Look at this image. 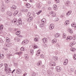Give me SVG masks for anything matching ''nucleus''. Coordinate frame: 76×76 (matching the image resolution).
<instances>
[{
  "mask_svg": "<svg viewBox=\"0 0 76 76\" xmlns=\"http://www.w3.org/2000/svg\"><path fill=\"white\" fill-rule=\"evenodd\" d=\"M28 42H29L28 40H25L23 41L22 42V44L23 45H26Z\"/></svg>",
  "mask_w": 76,
  "mask_h": 76,
  "instance_id": "nucleus-1",
  "label": "nucleus"
},
{
  "mask_svg": "<svg viewBox=\"0 0 76 76\" xmlns=\"http://www.w3.org/2000/svg\"><path fill=\"white\" fill-rule=\"evenodd\" d=\"M5 8H6V7L5 6V5L2 4V5L1 8V12H4V10H5Z\"/></svg>",
  "mask_w": 76,
  "mask_h": 76,
  "instance_id": "nucleus-2",
  "label": "nucleus"
},
{
  "mask_svg": "<svg viewBox=\"0 0 76 76\" xmlns=\"http://www.w3.org/2000/svg\"><path fill=\"white\" fill-rule=\"evenodd\" d=\"M18 20L16 19H14L12 21V23L16 24L18 23Z\"/></svg>",
  "mask_w": 76,
  "mask_h": 76,
  "instance_id": "nucleus-3",
  "label": "nucleus"
},
{
  "mask_svg": "<svg viewBox=\"0 0 76 76\" xmlns=\"http://www.w3.org/2000/svg\"><path fill=\"white\" fill-rule=\"evenodd\" d=\"M4 41V37L0 38V43L3 44Z\"/></svg>",
  "mask_w": 76,
  "mask_h": 76,
  "instance_id": "nucleus-4",
  "label": "nucleus"
},
{
  "mask_svg": "<svg viewBox=\"0 0 76 76\" xmlns=\"http://www.w3.org/2000/svg\"><path fill=\"white\" fill-rule=\"evenodd\" d=\"M54 24H50V25L49 26V29H50V30H51V29H54Z\"/></svg>",
  "mask_w": 76,
  "mask_h": 76,
  "instance_id": "nucleus-5",
  "label": "nucleus"
},
{
  "mask_svg": "<svg viewBox=\"0 0 76 76\" xmlns=\"http://www.w3.org/2000/svg\"><path fill=\"white\" fill-rule=\"evenodd\" d=\"M50 65L52 66H56V63L52 61L50 62Z\"/></svg>",
  "mask_w": 76,
  "mask_h": 76,
  "instance_id": "nucleus-6",
  "label": "nucleus"
},
{
  "mask_svg": "<svg viewBox=\"0 0 76 76\" xmlns=\"http://www.w3.org/2000/svg\"><path fill=\"white\" fill-rule=\"evenodd\" d=\"M7 14L9 16H11L12 15V12L10 11H8L7 12Z\"/></svg>",
  "mask_w": 76,
  "mask_h": 76,
  "instance_id": "nucleus-7",
  "label": "nucleus"
},
{
  "mask_svg": "<svg viewBox=\"0 0 76 76\" xmlns=\"http://www.w3.org/2000/svg\"><path fill=\"white\" fill-rule=\"evenodd\" d=\"M56 69H57V72H60L61 70V68L59 66H57L56 67Z\"/></svg>",
  "mask_w": 76,
  "mask_h": 76,
  "instance_id": "nucleus-8",
  "label": "nucleus"
},
{
  "mask_svg": "<svg viewBox=\"0 0 76 76\" xmlns=\"http://www.w3.org/2000/svg\"><path fill=\"white\" fill-rule=\"evenodd\" d=\"M22 71H21V69H18L16 70V72L17 73H18V74H20V73H21Z\"/></svg>",
  "mask_w": 76,
  "mask_h": 76,
  "instance_id": "nucleus-9",
  "label": "nucleus"
},
{
  "mask_svg": "<svg viewBox=\"0 0 76 76\" xmlns=\"http://www.w3.org/2000/svg\"><path fill=\"white\" fill-rule=\"evenodd\" d=\"M53 8L55 10H57V6L56 5H54Z\"/></svg>",
  "mask_w": 76,
  "mask_h": 76,
  "instance_id": "nucleus-10",
  "label": "nucleus"
},
{
  "mask_svg": "<svg viewBox=\"0 0 76 76\" xmlns=\"http://www.w3.org/2000/svg\"><path fill=\"white\" fill-rule=\"evenodd\" d=\"M68 32H70L71 34H72V33H73V30L72 29L70 28H68Z\"/></svg>",
  "mask_w": 76,
  "mask_h": 76,
  "instance_id": "nucleus-11",
  "label": "nucleus"
},
{
  "mask_svg": "<svg viewBox=\"0 0 76 76\" xmlns=\"http://www.w3.org/2000/svg\"><path fill=\"white\" fill-rule=\"evenodd\" d=\"M51 13V14L52 15V16H53V17H55V16H56V14L53 12V11H52Z\"/></svg>",
  "mask_w": 76,
  "mask_h": 76,
  "instance_id": "nucleus-12",
  "label": "nucleus"
},
{
  "mask_svg": "<svg viewBox=\"0 0 76 76\" xmlns=\"http://www.w3.org/2000/svg\"><path fill=\"white\" fill-rule=\"evenodd\" d=\"M53 60H54L55 61H57V60H58V57L56 56H54L52 58Z\"/></svg>",
  "mask_w": 76,
  "mask_h": 76,
  "instance_id": "nucleus-13",
  "label": "nucleus"
},
{
  "mask_svg": "<svg viewBox=\"0 0 76 76\" xmlns=\"http://www.w3.org/2000/svg\"><path fill=\"white\" fill-rule=\"evenodd\" d=\"M0 56L1 59H2V60L4 59V55L3 54H1Z\"/></svg>",
  "mask_w": 76,
  "mask_h": 76,
  "instance_id": "nucleus-14",
  "label": "nucleus"
},
{
  "mask_svg": "<svg viewBox=\"0 0 76 76\" xmlns=\"http://www.w3.org/2000/svg\"><path fill=\"white\" fill-rule=\"evenodd\" d=\"M54 36L56 38H57L58 37H59V36H60V34H59L58 33H56V34H55L54 35Z\"/></svg>",
  "mask_w": 76,
  "mask_h": 76,
  "instance_id": "nucleus-15",
  "label": "nucleus"
},
{
  "mask_svg": "<svg viewBox=\"0 0 76 76\" xmlns=\"http://www.w3.org/2000/svg\"><path fill=\"white\" fill-rule=\"evenodd\" d=\"M11 8L13 10H15V9H16V6L15 5H12Z\"/></svg>",
  "mask_w": 76,
  "mask_h": 76,
  "instance_id": "nucleus-16",
  "label": "nucleus"
},
{
  "mask_svg": "<svg viewBox=\"0 0 76 76\" xmlns=\"http://www.w3.org/2000/svg\"><path fill=\"white\" fill-rule=\"evenodd\" d=\"M67 61H68L67 59H65V61H64V65H66L67 64Z\"/></svg>",
  "mask_w": 76,
  "mask_h": 76,
  "instance_id": "nucleus-17",
  "label": "nucleus"
},
{
  "mask_svg": "<svg viewBox=\"0 0 76 76\" xmlns=\"http://www.w3.org/2000/svg\"><path fill=\"white\" fill-rule=\"evenodd\" d=\"M72 12V11H69L67 13H66V15H67V16H69V15H70V14Z\"/></svg>",
  "mask_w": 76,
  "mask_h": 76,
  "instance_id": "nucleus-18",
  "label": "nucleus"
},
{
  "mask_svg": "<svg viewBox=\"0 0 76 76\" xmlns=\"http://www.w3.org/2000/svg\"><path fill=\"white\" fill-rule=\"evenodd\" d=\"M26 6L27 8H29L31 6L30 4H29V3H27L26 4Z\"/></svg>",
  "mask_w": 76,
  "mask_h": 76,
  "instance_id": "nucleus-19",
  "label": "nucleus"
},
{
  "mask_svg": "<svg viewBox=\"0 0 76 76\" xmlns=\"http://www.w3.org/2000/svg\"><path fill=\"white\" fill-rule=\"evenodd\" d=\"M36 6L37 8H38V9H40V8L41 7V6H40V4H39V3H37V4Z\"/></svg>",
  "mask_w": 76,
  "mask_h": 76,
  "instance_id": "nucleus-20",
  "label": "nucleus"
},
{
  "mask_svg": "<svg viewBox=\"0 0 76 76\" xmlns=\"http://www.w3.org/2000/svg\"><path fill=\"white\" fill-rule=\"evenodd\" d=\"M64 23L66 25H68L69 23V20L66 21Z\"/></svg>",
  "mask_w": 76,
  "mask_h": 76,
  "instance_id": "nucleus-21",
  "label": "nucleus"
},
{
  "mask_svg": "<svg viewBox=\"0 0 76 76\" xmlns=\"http://www.w3.org/2000/svg\"><path fill=\"white\" fill-rule=\"evenodd\" d=\"M42 41L43 42H46L47 41V39L46 38H44L42 39Z\"/></svg>",
  "mask_w": 76,
  "mask_h": 76,
  "instance_id": "nucleus-22",
  "label": "nucleus"
},
{
  "mask_svg": "<svg viewBox=\"0 0 76 76\" xmlns=\"http://www.w3.org/2000/svg\"><path fill=\"white\" fill-rule=\"evenodd\" d=\"M30 53L31 55H33L34 54V50L33 49L31 50H30Z\"/></svg>",
  "mask_w": 76,
  "mask_h": 76,
  "instance_id": "nucleus-23",
  "label": "nucleus"
},
{
  "mask_svg": "<svg viewBox=\"0 0 76 76\" xmlns=\"http://www.w3.org/2000/svg\"><path fill=\"white\" fill-rule=\"evenodd\" d=\"M6 39V41L7 42H9L10 41V39L9 38H8V37H7Z\"/></svg>",
  "mask_w": 76,
  "mask_h": 76,
  "instance_id": "nucleus-24",
  "label": "nucleus"
},
{
  "mask_svg": "<svg viewBox=\"0 0 76 76\" xmlns=\"http://www.w3.org/2000/svg\"><path fill=\"white\" fill-rule=\"evenodd\" d=\"M20 33V31H18L16 32V34L17 35H19Z\"/></svg>",
  "mask_w": 76,
  "mask_h": 76,
  "instance_id": "nucleus-25",
  "label": "nucleus"
},
{
  "mask_svg": "<svg viewBox=\"0 0 76 76\" xmlns=\"http://www.w3.org/2000/svg\"><path fill=\"white\" fill-rule=\"evenodd\" d=\"M39 25L40 26H41V27L42 28V27H44V25H45V24L44 23H42L41 24H40Z\"/></svg>",
  "mask_w": 76,
  "mask_h": 76,
  "instance_id": "nucleus-26",
  "label": "nucleus"
},
{
  "mask_svg": "<svg viewBox=\"0 0 76 76\" xmlns=\"http://www.w3.org/2000/svg\"><path fill=\"white\" fill-rule=\"evenodd\" d=\"M34 40L36 42H38V38L37 37L34 38Z\"/></svg>",
  "mask_w": 76,
  "mask_h": 76,
  "instance_id": "nucleus-27",
  "label": "nucleus"
},
{
  "mask_svg": "<svg viewBox=\"0 0 76 76\" xmlns=\"http://www.w3.org/2000/svg\"><path fill=\"white\" fill-rule=\"evenodd\" d=\"M70 4V1H68L66 2V6H69Z\"/></svg>",
  "mask_w": 76,
  "mask_h": 76,
  "instance_id": "nucleus-28",
  "label": "nucleus"
},
{
  "mask_svg": "<svg viewBox=\"0 0 76 76\" xmlns=\"http://www.w3.org/2000/svg\"><path fill=\"white\" fill-rule=\"evenodd\" d=\"M41 12H42V10H39V12H36V14H37V15H39L40 13H41Z\"/></svg>",
  "mask_w": 76,
  "mask_h": 76,
  "instance_id": "nucleus-29",
  "label": "nucleus"
},
{
  "mask_svg": "<svg viewBox=\"0 0 76 76\" xmlns=\"http://www.w3.org/2000/svg\"><path fill=\"white\" fill-rule=\"evenodd\" d=\"M6 46H7V47H10V46H11V44H10V43L7 44H6Z\"/></svg>",
  "mask_w": 76,
  "mask_h": 76,
  "instance_id": "nucleus-30",
  "label": "nucleus"
},
{
  "mask_svg": "<svg viewBox=\"0 0 76 76\" xmlns=\"http://www.w3.org/2000/svg\"><path fill=\"white\" fill-rule=\"evenodd\" d=\"M41 64H42V62L41 61H40L37 64V66H41Z\"/></svg>",
  "mask_w": 76,
  "mask_h": 76,
  "instance_id": "nucleus-31",
  "label": "nucleus"
},
{
  "mask_svg": "<svg viewBox=\"0 0 76 76\" xmlns=\"http://www.w3.org/2000/svg\"><path fill=\"white\" fill-rule=\"evenodd\" d=\"M15 41L17 42V41H19V40H20V39H19L17 38H15Z\"/></svg>",
  "mask_w": 76,
  "mask_h": 76,
  "instance_id": "nucleus-32",
  "label": "nucleus"
},
{
  "mask_svg": "<svg viewBox=\"0 0 76 76\" xmlns=\"http://www.w3.org/2000/svg\"><path fill=\"white\" fill-rule=\"evenodd\" d=\"M24 57H25V59H26V60H27L28 59V55H26Z\"/></svg>",
  "mask_w": 76,
  "mask_h": 76,
  "instance_id": "nucleus-33",
  "label": "nucleus"
},
{
  "mask_svg": "<svg viewBox=\"0 0 76 76\" xmlns=\"http://www.w3.org/2000/svg\"><path fill=\"white\" fill-rule=\"evenodd\" d=\"M71 49H72V50H71V51H73V52H74V51H76V49H75V48H72Z\"/></svg>",
  "mask_w": 76,
  "mask_h": 76,
  "instance_id": "nucleus-34",
  "label": "nucleus"
},
{
  "mask_svg": "<svg viewBox=\"0 0 76 76\" xmlns=\"http://www.w3.org/2000/svg\"><path fill=\"white\" fill-rule=\"evenodd\" d=\"M8 70L9 72L11 73V72H12V70H11V69L10 68H8V70Z\"/></svg>",
  "mask_w": 76,
  "mask_h": 76,
  "instance_id": "nucleus-35",
  "label": "nucleus"
},
{
  "mask_svg": "<svg viewBox=\"0 0 76 76\" xmlns=\"http://www.w3.org/2000/svg\"><path fill=\"white\" fill-rule=\"evenodd\" d=\"M72 25H73V26L72 25V24L71 25L72 27H73H73H75V28H76V26H75V23H72Z\"/></svg>",
  "mask_w": 76,
  "mask_h": 76,
  "instance_id": "nucleus-36",
  "label": "nucleus"
},
{
  "mask_svg": "<svg viewBox=\"0 0 76 76\" xmlns=\"http://www.w3.org/2000/svg\"><path fill=\"white\" fill-rule=\"evenodd\" d=\"M18 22L19 23H22V20H21V18H20L18 19Z\"/></svg>",
  "mask_w": 76,
  "mask_h": 76,
  "instance_id": "nucleus-37",
  "label": "nucleus"
},
{
  "mask_svg": "<svg viewBox=\"0 0 76 76\" xmlns=\"http://www.w3.org/2000/svg\"><path fill=\"white\" fill-rule=\"evenodd\" d=\"M52 42L53 43H56V40L54 39L53 40H52Z\"/></svg>",
  "mask_w": 76,
  "mask_h": 76,
  "instance_id": "nucleus-38",
  "label": "nucleus"
},
{
  "mask_svg": "<svg viewBox=\"0 0 76 76\" xmlns=\"http://www.w3.org/2000/svg\"><path fill=\"white\" fill-rule=\"evenodd\" d=\"M39 50H38L37 51V53L36 54L37 56H39V54H40V52H39Z\"/></svg>",
  "mask_w": 76,
  "mask_h": 76,
  "instance_id": "nucleus-39",
  "label": "nucleus"
},
{
  "mask_svg": "<svg viewBox=\"0 0 76 76\" xmlns=\"http://www.w3.org/2000/svg\"><path fill=\"white\" fill-rule=\"evenodd\" d=\"M16 54H18V55H19V56L21 55V53L20 52H16L15 53Z\"/></svg>",
  "mask_w": 76,
  "mask_h": 76,
  "instance_id": "nucleus-40",
  "label": "nucleus"
},
{
  "mask_svg": "<svg viewBox=\"0 0 76 76\" xmlns=\"http://www.w3.org/2000/svg\"><path fill=\"white\" fill-rule=\"evenodd\" d=\"M63 37L64 38H65L66 37V34H65L64 33L63 35Z\"/></svg>",
  "mask_w": 76,
  "mask_h": 76,
  "instance_id": "nucleus-41",
  "label": "nucleus"
},
{
  "mask_svg": "<svg viewBox=\"0 0 76 76\" xmlns=\"http://www.w3.org/2000/svg\"><path fill=\"white\" fill-rule=\"evenodd\" d=\"M31 12H28L27 14L28 17H29V16H31Z\"/></svg>",
  "mask_w": 76,
  "mask_h": 76,
  "instance_id": "nucleus-42",
  "label": "nucleus"
},
{
  "mask_svg": "<svg viewBox=\"0 0 76 76\" xmlns=\"http://www.w3.org/2000/svg\"><path fill=\"white\" fill-rule=\"evenodd\" d=\"M57 3H59L60 2V1L59 0H54Z\"/></svg>",
  "mask_w": 76,
  "mask_h": 76,
  "instance_id": "nucleus-43",
  "label": "nucleus"
},
{
  "mask_svg": "<svg viewBox=\"0 0 76 76\" xmlns=\"http://www.w3.org/2000/svg\"><path fill=\"white\" fill-rule=\"evenodd\" d=\"M20 50L21 51H25V49L23 48V47H22L21 48Z\"/></svg>",
  "mask_w": 76,
  "mask_h": 76,
  "instance_id": "nucleus-44",
  "label": "nucleus"
},
{
  "mask_svg": "<svg viewBox=\"0 0 76 76\" xmlns=\"http://www.w3.org/2000/svg\"><path fill=\"white\" fill-rule=\"evenodd\" d=\"M6 70H7V66H5V69H4L5 72H6Z\"/></svg>",
  "mask_w": 76,
  "mask_h": 76,
  "instance_id": "nucleus-45",
  "label": "nucleus"
},
{
  "mask_svg": "<svg viewBox=\"0 0 76 76\" xmlns=\"http://www.w3.org/2000/svg\"><path fill=\"white\" fill-rule=\"evenodd\" d=\"M3 27H4L3 25H1L0 26V29H3Z\"/></svg>",
  "mask_w": 76,
  "mask_h": 76,
  "instance_id": "nucleus-46",
  "label": "nucleus"
},
{
  "mask_svg": "<svg viewBox=\"0 0 76 76\" xmlns=\"http://www.w3.org/2000/svg\"><path fill=\"white\" fill-rule=\"evenodd\" d=\"M74 60H76V55L75 54L74 55Z\"/></svg>",
  "mask_w": 76,
  "mask_h": 76,
  "instance_id": "nucleus-47",
  "label": "nucleus"
},
{
  "mask_svg": "<svg viewBox=\"0 0 76 76\" xmlns=\"http://www.w3.org/2000/svg\"><path fill=\"white\" fill-rule=\"evenodd\" d=\"M73 45V43H72V42H71L69 44V46L70 47H72Z\"/></svg>",
  "mask_w": 76,
  "mask_h": 76,
  "instance_id": "nucleus-48",
  "label": "nucleus"
},
{
  "mask_svg": "<svg viewBox=\"0 0 76 76\" xmlns=\"http://www.w3.org/2000/svg\"><path fill=\"white\" fill-rule=\"evenodd\" d=\"M12 30L13 28H9L8 29L9 31H12Z\"/></svg>",
  "mask_w": 76,
  "mask_h": 76,
  "instance_id": "nucleus-49",
  "label": "nucleus"
},
{
  "mask_svg": "<svg viewBox=\"0 0 76 76\" xmlns=\"http://www.w3.org/2000/svg\"><path fill=\"white\" fill-rule=\"evenodd\" d=\"M40 57L42 58H44V55H43V54L41 55H40Z\"/></svg>",
  "mask_w": 76,
  "mask_h": 76,
  "instance_id": "nucleus-50",
  "label": "nucleus"
},
{
  "mask_svg": "<svg viewBox=\"0 0 76 76\" xmlns=\"http://www.w3.org/2000/svg\"><path fill=\"white\" fill-rule=\"evenodd\" d=\"M15 13H16L17 15H18V13H19V11L17 10L15 11Z\"/></svg>",
  "mask_w": 76,
  "mask_h": 76,
  "instance_id": "nucleus-51",
  "label": "nucleus"
},
{
  "mask_svg": "<svg viewBox=\"0 0 76 76\" xmlns=\"http://www.w3.org/2000/svg\"><path fill=\"white\" fill-rule=\"evenodd\" d=\"M46 20L45 19H43L42 20H41V21H42L43 22H45L46 21Z\"/></svg>",
  "mask_w": 76,
  "mask_h": 76,
  "instance_id": "nucleus-52",
  "label": "nucleus"
},
{
  "mask_svg": "<svg viewBox=\"0 0 76 76\" xmlns=\"http://www.w3.org/2000/svg\"><path fill=\"white\" fill-rule=\"evenodd\" d=\"M6 74H8V73H10V72H9V70H7V71H6Z\"/></svg>",
  "mask_w": 76,
  "mask_h": 76,
  "instance_id": "nucleus-53",
  "label": "nucleus"
},
{
  "mask_svg": "<svg viewBox=\"0 0 76 76\" xmlns=\"http://www.w3.org/2000/svg\"><path fill=\"white\" fill-rule=\"evenodd\" d=\"M34 48H38V47H37V45H34Z\"/></svg>",
  "mask_w": 76,
  "mask_h": 76,
  "instance_id": "nucleus-54",
  "label": "nucleus"
},
{
  "mask_svg": "<svg viewBox=\"0 0 76 76\" xmlns=\"http://www.w3.org/2000/svg\"><path fill=\"white\" fill-rule=\"evenodd\" d=\"M2 66H3V64L2 63L0 64V68L1 67H2Z\"/></svg>",
  "mask_w": 76,
  "mask_h": 76,
  "instance_id": "nucleus-55",
  "label": "nucleus"
},
{
  "mask_svg": "<svg viewBox=\"0 0 76 76\" xmlns=\"http://www.w3.org/2000/svg\"><path fill=\"white\" fill-rule=\"evenodd\" d=\"M27 21L28 22H30L31 21V20H30V19L29 18L28 19Z\"/></svg>",
  "mask_w": 76,
  "mask_h": 76,
  "instance_id": "nucleus-56",
  "label": "nucleus"
},
{
  "mask_svg": "<svg viewBox=\"0 0 76 76\" xmlns=\"http://www.w3.org/2000/svg\"><path fill=\"white\" fill-rule=\"evenodd\" d=\"M29 18L30 19L31 21L33 19V18H32V16H31L30 17H29Z\"/></svg>",
  "mask_w": 76,
  "mask_h": 76,
  "instance_id": "nucleus-57",
  "label": "nucleus"
},
{
  "mask_svg": "<svg viewBox=\"0 0 76 76\" xmlns=\"http://www.w3.org/2000/svg\"><path fill=\"white\" fill-rule=\"evenodd\" d=\"M68 39H73V37L72 36L69 37V38H68Z\"/></svg>",
  "mask_w": 76,
  "mask_h": 76,
  "instance_id": "nucleus-58",
  "label": "nucleus"
},
{
  "mask_svg": "<svg viewBox=\"0 0 76 76\" xmlns=\"http://www.w3.org/2000/svg\"><path fill=\"white\" fill-rule=\"evenodd\" d=\"M9 2V0H5V3H8Z\"/></svg>",
  "mask_w": 76,
  "mask_h": 76,
  "instance_id": "nucleus-59",
  "label": "nucleus"
},
{
  "mask_svg": "<svg viewBox=\"0 0 76 76\" xmlns=\"http://www.w3.org/2000/svg\"><path fill=\"white\" fill-rule=\"evenodd\" d=\"M58 20H59V18H56V21H58Z\"/></svg>",
  "mask_w": 76,
  "mask_h": 76,
  "instance_id": "nucleus-60",
  "label": "nucleus"
},
{
  "mask_svg": "<svg viewBox=\"0 0 76 76\" xmlns=\"http://www.w3.org/2000/svg\"><path fill=\"white\" fill-rule=\"evenodd\" d=\"M41 67L43 69H45V66L44 65H42Z\"/></svg>",
  "mask_w": 76,
  "mask_h": 76,
  "instance_id": "nucleus-61",
  "label": "nucleus"
},
{
  "mask_svg": "<svg viewBox=\"0 0 76 76\" xmlns=\"http://www.w3.org/2000/svg\"><path fill=\"white\" fill-rule=\"evenodd\" d=\"M72 43V44H73V45H75V44H76V42H73Z\"/></svg>",
  "mask_w": 76,
  "mask_h": 76,
  "instance_id": "nucleus-62",
  "label": "nucleus"
},
{
  "mask_svg": "<svg viewBox=\"0 0 76 76\" xmlns=\"http://www.w3.org/2000/svg\"><path fill=\"white\" fill-rule=\"evenodd\" d=\"M35 76V74L34 73L33 74H32L31 76Z\"/></svg>",
  "mask_w": 76,
  "mask_h": 76,
  "instance_id": "nucleus-63",
  "label": "nucleus"
},
{
  "mask_svg": "<svg viewBox=\"0 0 76 76\" xmlns=\"http://www.w3.org/2000/svg\"><path fill=\"white\" fill-rule=\"evenodd\" d=\"M15 69H14L12 71V73H13V72H15Z\"/></svg>",
  "mask_w": 76,
  "mask_h": 76,
  "instance_id": "nucleus-64",
  "label": "nucleus"
}]
</instances>
